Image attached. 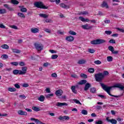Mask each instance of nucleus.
<instances>
[{
	"label": "nucleus",
	"instance_id": "nucleus-45",
	"mask_svg": "<svg viewBox=\"0 0 124 124\" xmlns=\"http://www.w3.org/2000/svg\"><path fill=\"white\" fill-rule=\"evenodd\" d=\"M81 114H83V115H88V111L85 109H83L81 111Z\"/></svg>",
	"mask_w": 124,
	"mask_h": 124
},
{
	"label": "nucleus",
	"instance_id": "nucleus-39",
	"mask_svg": "<svg viewBox=\"0 0 124 124\" xmlns=\"http://www.w3.org/2000/svg\"><path fill=\"white\" fill-rule=\"evenodd\" d=\"M4 13H6V10L0 9V14H4Z\"/></svg>",
	"mask_w": 124,
	"mask_h": 124
},
{
	"label": "nucleus",
	"instance_id": "nucleus-10",
	"mask_svg": "<svg viewBox=\"0 0 124 124\" xmlns=\"http://www.w3.org/2000/svg\"><path fill=\"white\" fill-rule=\"evenodd\" d=\"M56 106L57 107H62V106H67V104L66 103H60L57 102Z\"/></svg>",
	"mask_w": 124,
	"mask_h": 124
},
{
	"label": "nucleus",
	"instance_id": "nucleus-47",
	"mask_svg": "<svg viewBox=\"0 0 124 124\" xmlns=\"http://www.w3.org/2000/svg\"><path fill=\"white\" fill-rule=\"evenodd\" d=\"M109 43H112V44H116V41L114 39H111L108 41Z\"/></svg>",
	"mask_w": 124,
	"mask_h": 124
},
{
	"label": "nucleus",
	"instance_id": "nucleus-46",
	"mask_svg": "<svg viewBox=\"0 0 124 124\" xmlns=\"http://www.w3.org/2000/svg\"><path fill=\"white\" fill-rule=\"evenodd\" d=\"M88 72H89L90 73H93V72H94V69L93 68H90L88 69Z\"/></svg>",
	"mask_w": 124,
	"mask_h": 124
},
{
	"label": "nucleus",
	"instance_id": "nucleus-30",
	"mask_svg": "<svg viewBox=\"0 0 124 124\" xmlns=\"http://www.w3.org/2000/svg\"><path fill=\"white\" fill-rule=\"evenodd\" d=\"M39 16L42 18H48V15L44 14H40Z\"/></svg>",
	"mask_w": 124,
	"mask_h": 124
},
{
	"label": "nucleus",
	"instance_id": "nucleus-53",
	"mask_svg": "<svg viewBox=\"0 0 124 124\" xmlns=\"http://www.w3.org/2000/svg\"><path fill=\"white\" fill-rule=\"evenodd\" d=\"M10 28L14 29V30H18V27L15 25H12L10 26Z\"/></svg>",
	"mask_w": 124,
	"mask_h": 124
},
{
	"label": "nucleus",
	"instance_id": "nucleus-4",
	"mask_svg": "<svg viewBox=\"0 0 124 124\" xmlns=\"http://www.w3.org/2000/svg\"><path fill=\"white\" fill-rule=\"evenodd\" d=\"M105 42H106V41L105 40L98 39L92 41L91 44H93V45H98L99 44L105 43Z\"/></svg>",
	"mask_w": 124,
	"mask_h": 124
},
{
	"label": "nucleus",
	"instance_id": "nucleus-24",
	"mask_svg": "<svg viewBox=\"0 0 124 124\" xmlns=\"http://www.w3.org/2000/svg\"><path fill=\"white\" fill-rule=\"evenodd\" d=\"M13 53H15L16 54H20L21 53V50L17 49H12Z\"/></svg>",
	"mask_w": 124,
	"mask_h": 124
},
{
	"label": "nucleus",
	"instance_id": "nucleus-19",
	"mask_svg": "<svg viewBox=\"0 0 124 124\" xmlns=\"http://www.w3.org/2000/svg\"><path fill=\"white\" fill-rule=\"evenodd\" d=\"M87 80L86 79H82L78 82V85H85V84H87Z\"/></svg>",
	"mask_w": 124,
	"mask_h": 124
},
{
	"label": "nucleus",
	"instance_id": "nucleus-33",
	"mask_svg": "<svg viewBox=\"0 0 124 124\" xmlns=\"http://www.w3.org/2000/svg\"><path fill=\"white\" fill-rule=\"evenodd\" d=\"M3 49H9V46L6 44L3 45L1 46Z\"/></svg>",
	"mask_w": 124,
	"mask_h": 124
},
{
	"label": "nucleus",
	"instance_id": "nucleus-55",
	"mask_svg": "<svg viewBox=\"0 0 124 124\" xmlns=\"http://www.w3.org/2000/svg\"><path fill=\"white\" fill-rule=\"evenodd\" d=\"M98 96H99V97H101V98L106 99V97L103 95L98 94Z\"/></svg>",
	"mask_w": 124,
	"mask_h": 124
},
{
	"label": "nucleus",
	"instance_id": "nucleus-22",
	"mask_svg": "<svg viewBox=\"0 0 124 124\" xmlns=\"http://www.w3.org/2000/svg\"><path fill=\"white\" fill-rule=\"evenodd\" d=\"M31 31L33 33H36L37 32H39V30L37 28H31Z\"/></svg>",
	"mask_w": 124,
	"mask_h": 124
},
{
	"label": "nucleus",
	"instance_id": "nucleus-28",
	"mask_svg": "<svg viewBox=\"0 0 124 124\" xmlns=\"http://www.w3.org/2000/svg\"><path fill=\"white\" fill-rule=\"evenodd\" d=\"M38 99L39 101L43 102L44 101V99H45V97L42 95L40 96Z\"/></svg>",
	"mask_w": 124,
	"mask_h": 124
},
{
	"label": "nucleus",
	"instance_id": "nucleus-54",
	"mask_svg": "<svg viewBox=\"0 0 124 124\" xmlns=\"http://www.w3.org/2000/svg\"><path fill=\"white\" fill-rule=\"evenodd\" d=\"M103 74L104 75V78L105 77V75H109V72H108V71H104V73H103Z\"/></svg>",
	"mask_w": 124,
	"mask_h": 124
},
{
	"label": "nucleus",
	"instance_id": "nucleus-32",
	"mask_svg": "<svg viewBox=\"0 0 124 124\" xmlns=\"http://www.w3.org/2000/svg\"><path fill=\"white\" fill-rule=\"evenodd\" d=\"M90 92L92 93H95L96 92V89H95L94 87L90 89Z\"/></svg>",
	"mask_w": 124,
	"mask_h": 124
},
{
	"label": "nucleus",
	"instance_id": "nucleus-12",
	"mask_svg": "<svg viewBox=\"0 0 124 124\" xmlns=\"http://www.w3.org/2000/svg\"><path fill=\"white\" fill-rule=\"evenodd\" d=\"M18 115H21L22 116H27L28 115V113L26 111H23V110H20L17 112Z\"/></svg>",
	"mask_w": 124,
	"mask_h": 124
},
{
	"label": "nucleus",
	"instance_id": "nucleus-59",
	"mask_svg": "<svg viewBox=\"0 0 124 124\" xmlns=\"http://www.w3.org/2000/svg\"><path fill=\"white\" fill-rule=\"evenodd\" d=\"M19 97H20V98H21L22 99H25L26 97L25 95H20Z\"/></svg>",
	"mask_w": 124,
	"mask_h": 124
},
{
	"label": "nucleus",
	"instance_id": "nucleus-34",
	"mask_svg": "<svg viewBox=\"0 0 124 124\" xmlns=\"http://www.w3.org/2000/svg\"><path fill=\"white\" fill-rule=\"evenodd\" d=\"M108 49L109 51H111V52L112 53V52H113V51H114L115 48H114V47H113L112 46H109L108 47Z\"/></svg>",
	"mask_w": 124,
	"mask_h": 124
},
{
	"label": "nucleus",
	"instance_id": "nucleus-61",
	"mask_svg": "<svg viewBox=\"0 0 124 124\" xmlns=\"http://www.w3.org/2000/svg\"><path fill=\"white\" fill-rule=\"evenodd\" d=\"M52 77H54L55 78H57L58 77V75H57L56 73H53L51 74Z\"/></svg>",
	"mask_w": 124,
	"mask_h": 124
},
{
	"label": "nucleus",
	"instance_id": "nucleus-57",
	"mask_svg": "<svg viewBox=\"0 0 124 124\" xmlns=\"http://www.w3.org/2000/svg\"><path fill=\"white\" fill-rule=\"evenodd\" d=\"M19 64L20 66H24L26 65V64H25V62H20Z\"/></svg>",
	"mask_w": 124,
	"mask_h": 124
},
{
	"label": "nucleus",
	"instance_id": "nucleus-27",
	"mask_svg": "<svg viewBox=\"0 0 124 124\" xmlns=\"http://www.w3.org/2000/svg\"><path fill=\"white\" fill-rule=\"evenodd\" d=\"M11 2L13 4L15 5L19 4V1H18L17 0H11Z\"/></svg>",
	"mask_w": 124,
	"mask_h": 124
},
{
	"label": "nucleus",
	"instance_id": "nucleus-40",
	"mask_svg": "<svg viewBox=\"0 0 124 124\" xmlns=\"http://www.w3.org/2000/svg\"><path fill=\"white\" fill-rule=\"evenodd\" d=\"M69 34H71V35H76V34H77V33L76 32H74V31L72 30L69 31Z\"/></svg>",
	"mask_w": 124,
	"mask_h": 124
},
{
	"label": "nucleus",
	"instance_id": "nucleus-15",
	"mask_svg": "<svg viewBox=\"0 0 124 124\" xmlns=\"http://www.w3.org/2000/svg\"><path fill=\"white\" fill-rule=\"evenodd\" d=\"M4 7L7 8L8 10H9V11H14V9L12 8V7L9 6V5L8 4H4Z\"/></svg>",
	"mask_w": 124,
	"mask_h": 124
},
{
	"label": "nucleus",
	"instance_id": "nucleus-29",
	"mask_svg": "<svg viewBox=\"0 0 124 124\" xmlns=\"http://www.w3.org/2000/svg\"><path fill=\"white\" fill-rule=\"evenodd\" d=\"M17 15L18 17H20L21 18H26V16L22 13H18Z\"/></svg>",
	"mask_w": 124,
	"mask_h": 124
},
{
	"label": "nucleus",
	"instance_id": "nucleus-2",
	"mask_svg": "<svg viewBox=\"0 0 124 124\" xmlns=\"http://www.w3.org/2000/svg\"><path fill=\"white\" fill-rule=\"evenodd\" d=\"M94 77L96 82H102L104 79V75H103V73H99L95 74Z\"/></svg>",
	"mask_w": 124,
	"mask_h": 124
},
{
	"label": "nucleus",
	"instance_id": "nucleus-62",
	"mask_svg": "<svg viewBox=\"0 0 124 124\" xmlns=\"http://www.w3.org/2000/svg\"><path fill=\"white\" fill-rule=\"evenodd\" d=\"M96 110H100V109H102V107L100 106H96Z\"/></svg>",
	"mask_w": 124,
	"mask_h": 124
},
{
	"label": "nucleus",
	"instance_id": "nucleus-3",
	"mask_svg": "<svg viewBox=\"0 0 124 124\" xmlns=\"http://www.w3.org/2000/svg\"><path fill=\"white\" fill-rule=\"evenodd\" d=\"M34 5L38 8H41V9H48V7L44 5V4L42 2H36L34 3Z\"/></svg>",
	"mask_w": 124,
	"mask_h": 124
},
{
	"label": "nucleus",
	"instance_id": "nucleus-51",
	"mask_svg": "<svg viewBox=\"0 0 124 124\" xmlns=\"http://www.w3.org/2000/svg\"><path fill=\"white\" fill-rule=\"evenodd\" d=\"M79 14L80 15L82 14V15H88V14H89V13L87 11H84V12H81Z\"/></svg>",
	"mask_w": 124,
	"mask_h": 124
},
{
	"label": "nucleus",
	"instance_id": "nucleus-18",
	"mask_svg": "<svg viewBox=\"0 0 124 124\" xmlns=\"http://www.w3.org/2000/svg\"><path fill=\"white\" fill-rule=\"evenodd\" d=\"M101 7L103 8L106 7V8H109V6H108V4L106 1H103L102 4L101 5Z\"/></svg>",
	"mask_w": 124,
	"mask_h": 124
},
{
	"label": "nucleus",
	"instance_id": "nucleus-31",
	"mask_svg": "<svg viewBox=\"0 0 124 124\" xmlns=\"http://www.w3.org/2000/svg\"><path fill=\"white\" fill-rule=\"evenodd\" d=\"M8 91L9 92H16V91H17V89L14 88H9L8 89Z\"/></svg>",
	"mask_w": 124,
	"mask_h": 124
},
{
	"label": "nucleus",
	"instance_id": "nucleus-1",
	"mask_svg": "<svg viewBox=\"0 0 124 124\" xmlns=\"http://www.w3.org/2000/svg\"><path fill=\"white\" fill-rule=\"evenodd\" d=\"M100 85L101 87H102V88L104 91H105L109 94V95H110V96H113V97H121V96H123L124 94H122L119 95H112L111 93H110V91L112 89V88H118L119 89H121V91H124V86L122 85V84L121 83H117L115 84L114 85L112 86H108L107 85H105L104 83H100Z\"/></svg>",
	"mask_w": 124,
	"mask_h": 124
},
{
	"label": "nucleus",
	"instance_id": "nucleus-41",
	"mask_svg": "<svg viewBox=\"0 0 124 124\" xmlns=\"http://www.w3.org/2000/svg\"><path fill=\"white\" fill-rule=\"evenodd\" d=\"M73 101L77 104H79V105H82V104L81 103V102H80V101H79L77 99H74Z\"/></svg>",
	"mask_w": 124,
	"mask_h": 124
},
{
	"label": "nucleus",
	"instance_id": "nucleus-48",
	"mask_svg": "<svg viewBox=\"0 0 124 124\" xmlns=\"http://www.w3.org/2000/svg\"><path fill=\"white\" fill-rule=\"evenodd\" d=\"M12 65H15V66H17L19 64V62H12L10 63Z\"/></svg>",
	"mask_w": 124,
	"mask_h": 124
},
{
	"label": "nucleus",
	"instance_id": "nucleus-5",
	"mask_svg": "<svg viewBox=\"0 0 124 124\" xmlns=\"http://www.w3.org/2000/svg\"><path fill=\"white\" fill-rule=\"evenodd\" d=\"M35 49L38 51H42L43 50V45L39 43H35L34 44Z\"/></svg>",
	"mask_w": 124,
	"mask_h": 124
},
{
	"label": "nucleus",
	"instance_id": "nucleus-21",
	"mask_svg": "<svg viewBox=\"0 0 124 124\" xmlns=\"http://www.w3.org/2000/svg\"><path fill=\"white\" fill-rule=\"evenodd\" d=\"M19 8L20 9V11L21 12H27V8H25L24 6H19Z\"/></svg>",
	"mask_w": 124,
	"mask_h": 124
},
{
	"label": "nucleus",
	"instance_id": "nucleus-58",
	"mask_svg": "<svg viewBox=\"0 0 124 124\" xmlns=\"http://www.w3.org/2000/svg\"><path fill=\"white\" fill-rule=\"evenodd\" d=\"M95 123V124H103V122L102 121H96Z\"/></svg>",
	"mask_w": 124,
	"mask_h": 124
},
{
	"label": "nucleus",
	"instance_id": "nucleus-16",
	"mask_svg": "<svg viewBox=\"0 0 124 124\" xmlns=\"http://www.w3.org/2000/svg\"><path fill=\"white\" fill-rule=\"evenodd\" d=\"M91 85L89 83H86L85 87H84V91H87L91 88Z\"/></svg>",
	"mask_w": 124,
	"mask_h": 124
},
{
	"label": "nucleus",
	"instance_id": "nucleus-11",
	"mask_svg": "<svg viewBox=\"0 0 124 124\" xmlns=\"http://www.w3.org/2000/svg\"><path fill=\"white\" fill-rule=\"evenodd\" d=\"M65 39L66 40H67V41H69V42H71L73 41V40H74V37L72 36H68L66 37Z\"/></svg>",
	"mask_w": 124,
	"mask_h": 124
},
{
	"label": "nucleus",
	"instance_id": "nucleus-38",
	"mask_svg": "<svg viewBox=\"0 0 124 124\" xmlns=\"http://www.w3.org/2000/svg\"><path fill=\"white\" fill-rule=\"evenodd\" d=\"M108 62H112L113 61V57L112 56H108L107 57Z\"/></svg>",
	"mask_w": 124,
	"mask_h": 124
},
{
	"label": "nucleus",
	"instance_id": "nucleus-7",
	"mask_svg": "<svg viewBox=\"0 0 124 124\" xmlns=\"http://www.w3.org/2000/svg\"><path fill=\"white\" fill-rule=\"evenodd\" d=\"M81 28H82V29L84 30H91V29H93V26H90L89 24H86L85 25H82Z\"/></svg>",
	"mask_w": 124,
	"mask_h": 124
},
{
	"label": "nucleus",
	"instance_id": "nucleus-63",
	"mask_svg": "<svg viewBox=\"0 0 124 124\" xmlns=\"http://www.w3.org/2000/svg\"><path fill=\"white\" fill-rule=\"evenodd\" d=\"M22 87H23L24 88H28V87H29V84H28L27 83H24L22 85Z\"/></svg>",
	"mask_w": 124,
	"mask_h": 124
},
{
	"label": "nucleus",
	"instance_id": "nucleus-50",
	"mask_svg": "<svg viewBox=\"0 0 124 124\" xmlns=\"http://www.w3.org/2000/svg\"><path fill=\"white\" fill-rule=\"evenodd\" d=\"M94 63H95V64H101V62L99 60L95 61Z\"/></svg>",
	"mask_w": 124,
	"mask_h": 124
},
{
	"label": "nucleus",
	"instance_id": "nucleus-14",
	"mask_svg": "<svg viewBox=\"0 0 124 124\" xmlns=\"http://www.w3.org/2000/svg\"><path fill=\"white\" fill-rule=\"evenodd\" d=\"M76 88H78V85L72 86L71 87V90L74 93H77V90H76Z\"/></svg>",
	"mask_w": 124,
	"mask_h": 124
},
{
	"label": "nucleus",
	"instance_id": "nucleus-37",
	"mask_svg": "<svg viewBox=\"0 0 124 124\" xmlns=\"http://www.w3.org/2000/svg\"><path fill=\"white\" fill-rule=\"evenodd\" d=\"M1 59H3V60H6L7 59H8V56L6 54H3L1 57Z\"/></svg>",
	"mask_w": 124,
	"mask_h": 124
},
{
	"label": "nucleus",
	"instance_id": "nucleus-35",
	"mask_svg": "<svg viewBox=\"0 0 124 124\" xmlns=\"http://www.w3.org/2000/svg\"><path fill=\"white\" fill-rule=\"evenodd\" d=\"M51 65V64L48 62H45L43 64L44 67H48V66Z\"/></svg>",
	"mask_w": 124,
	"mask_h": 124
},
{
	"label": "nucleus",
	"instance_id": "nucleus-8",
	"mask_svg": "<svg viewBox=\"0 0 124 124\" xmlns=\"http://www.w3.org/2000/svg\"><path fill=\"white\" fill-rule=\"evenodd\" d=\"M58 120H60V121H68V120H69V117L67 116H60L58 118Z\"/></svg>",
	"mask_w": 124,
	"mask_h": 124
},
{
	"label": "nucleus",
	"instance_id": "nucleus-17",
	"mask_svg": "<svg viewBox=\"0 0 124 124\" xmlns=\"http://www.w3.org/2000/svg\"><path fill=\"white\" fill-rule=\"evenodd\" d=\"M79 20L82 21V22H90V19L88 18H85L83 16H80L78 18Z\"/></svg>",
	"mask_w": 124,
	"mask_h": 124
},
{
	"label": "nucleus",
	"instance_id": "nucleus-52",
	"mask_svg": "<svg viewBox=\"0 0 124 124\" xmlns=\"http://www.w3.org/2000/svg\"><path fill=\"white\" fill-rule=\"evenodd\" d=\"M36 124H45V123H43L41 121H39V120L38 119H37V120H36Z\"/></svg>",
	"mask_w": 124,
	"mask_h": 124
},
{
	"label": "nucleus",
	"instance_id": "nucleus-9",
	"mask_svg": "<svg viewBox=\"0 0 124 124\" xmlns=\"http://www.w3.org/2000/svg\"><path fill=\"white\" fill-rule=\"evenodd\" d=\"M106 121H107V122H108V123H111V124H117V120L114 119H109L108 117H107L106 118Z\"/></svg>",
	"mask_w": 124,
	"mask_h": 124
},
{
	"label": "nucleus",
	"instance_id": "nucleus-23",
	"mask_svg": "<svg viewBox=\"0 0 124 124\" xmlns=\"http://www.w3.org/2000/svg\"><path fill=\"white\" fill-rule=\"evenodd\" d=\"M13 73L14 75H18V74H19L20 75V70H14L13 71Z\"/></svg>",
	"mask_w": 124,
	"mask_h": 124
},
{
	"label": "nucleus",
	"instance_id": "nucleus-26",
	"mask_svg": "<svg viewBox=\"0 0 124 124\" xmlns=\"http://www.w3.org/2000/svg\"><path fill=\"white\" fill-rule=\"evenodd\" d=\"M32 110H33V111H35L36 112H38V111H40V108H39L36 107H32Z\"/></svg>",
	"mask_w": 124,
	"mask_h": 124
},
{
	"label": "nucleus",
	"instance_id": "nucleus-25",
	"mask_svg": "<svg viewBox=\"0 0 124 124\" xmlns=\"http://www.w3.org/2000/svg\"><path fill=\"white\" fill-rule=\"evenodd\" d=\"M85 62H86V60L84 59H81L78 61V64H83L85 63Z\"/></svg>",
	"mask_w": 124,
	"mask_h": 124
},
{
	"label": "nucleus",
	"instance_id": "nucleus-13",
	"mask_svg": "<svg viewBox=\"0 0 124 124\" xmlns=\"http://www.w3.org/2000/svg\"><path fill=\"white\" fill-rule=\"evenodd\" d=\"M55 94L57 96H61V95H62V90H59L56 91L55 92Z\"/></svg>",
	"mask_w": 124,
	"mask_h": 124
},
{
	"label": "nucleus",
	"instance_id": "nucleus-20",
	"mask_svg": "<svg viewBox=\"0 0 124 124\" xmlns=\"http://www.w3.org/2000/svg\"><path fill=\"white\" fill-rule=\"evenodd\" d=\"M61 7L64 8V9H68L69 8V6L65 5L64 3L60 4Z\"/></svg>",
	"mask_w": 124,
	"mask_h": 124
},
{
	"label": "nucleus",
	"instance_id": "nucleus-49",
	"mask_svg": "<svg viewBox=\"0 0 124 124\" xmlns=\"http://www.w3.org/2000/svg\"><path fill=\"white\" fill-rule=\"evenodd\" d=\"M106 34H107L108 35H110L112 33V31H105Z\"/></svg>",
	"mask_w": 124,
	"mask_h": 124
},
{
	"label": "nucleus",
	"instance_id": "nucleus-64",
	"mask_svg": "<svg viewBox=\"0 0 124 124\" xmlns=\"http://www.w3.org/2000/svg\"><path fill=\"white\" fill-rule=\"evenodd\" d=\"M71 77H72V78H78V76H77L76 74L71 75Z\"/></svg>",
	"mask_w": 124,
	"mask_h": 124
},
{
	"label": "nucleus",
	"instance_id": "nucleus-43",
	"mask_svg": "<svg viewBox=\"0 0 124 124\" xmlns=\"http://www.w3.org/2000/svg\"><path fill=\"white\" fill-rule=\"evenodd\" d=\"M80 77H81L82 78H84V79H86L88 78V76H87V75L85 74H81Z\"/></svg>",
	"mask_w": 124,
	"mask_h": 124
},
{
	"label": "nucleus",
	"instance_id": "nucleus-6",
	"mask_svg": "<svg viewBox=\"0 0 124 124\" xmlns=\"http://www.w3.org/2000/svg\"><path fill=\"white\" fill-rule=\"evenodd\" d=\"M28 68L26 66H24L22 67V70H20L19 71V75H25L26 73H27V70Z\"/></svg>",
	"mask_w": 124,
	"mask_h": 124
},
{
	"label": "nucleus",
	"instance_id": "nucleus-42",
	"mask_svg": "<svg viewBox=\"0 0 124 124\" xmlns=\"http://www.w3.org/2000/svg\"><path fill=\"white\" fill-rule=\"evenodd\" d=\"M58 55L53 54L51 56V59L52 60H56V59H58Z\"/></svg>",
	"mask_w": 124,
	"mask_h": 124
},
{
	"label": "nucleus",
	"instance_id": "nucleus-36",
	"mask_svg": "<svg viewBox=\"0 0 124 124\" xmlns=\"http://www.w3.org/2000/svg\"><path fill=\"white\" fill-rule=\"evenodd\" d=\"M46 98H51V96H54L53 93L48 94L45 95Z\"/></svg>",
	"mask_w": 124,
	"mask_h": 124
},
{
	"label": "nucleus",
	"instance_id": "nucleus-56",
	"mask_svg": "<svg viewBox=\"0 0 124 124\" xmlns=\"http://www.w3.org/2000/svg\"><path fill=\"white\" fill-rule=\"evenodd\" d=\"M15 88H16V89H20V88H21V86H20V85L18 83L15 84Z\"/></svg>",
	"mask_w": 124,
	"mask_h": 124
},
{
	"label": "nucleus",
	"instance_id": "nucleus-60",
	"mask_svg": "<svg viewBox=\"0 0 124 124\" xmlns=\"http://www.w3.org/2000/svg\"><path fill=\"white\" fill-rule=\"evenodd\" d=\"M117 30H118V31H120L121 32H124V29H120L119 28H117Z\"/></svg>",
	"mask_w": 124,
	"mask_h": 124
},
{
	"label": "nucleus",
	"instance_id": "nucleus-44",
	"mask_svg": "<svg viewBox=\"0 0 124 124\" xmlns=\"http://www.w3.org/2000/svg\"><path fill=\"white\" fill-rule=\"evenodd\" d=\"M88 52H89V53H91V54H93V53H94V52H95V50L93 49L89 48L88 49Z\"/></svg>",
	"mask_w": 124,
	"mask_h": 124
}]
</instances>
